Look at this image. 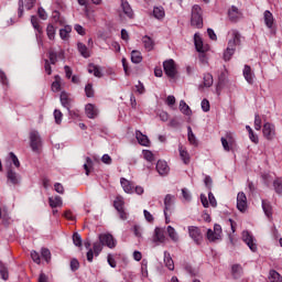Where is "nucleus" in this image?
<instances>
[{
    "label": "nucleus",
    "instance_id": "nucleus-11",
    "mask_svg": "<svg viewBox=\"0 0 282 282\" xmlns=\"http://www.w3.org/2000/svg\"><path fill=\"white\" fill-rule=\"evenodd\" d=\"M237 208L240 213H243L248 208V198L243 192H239L237 195Z\"/></svg>",
    "mask_w": 282,
    "mask_h": 282
},
{
    "label": "nucleus",
    "instance_id": "nucleus-7",
    "mask_svg": "<svg viewBox=\"0 0 282 282\" xmlns=\"http://www.w3.org/2000/svg\"><path fill=\"white\" fill-rule=\"evenodd\" d=\"M207 239L208 241H217L221 239V225H214V230H207Z\"/></svg>",
    "mask_w": 282,
    "mask_h": 282
},
{
    "label": "nucleus",
    "instance_id": "nucleus-39",
    "mask_svg": "<svg viewBox=\"0 0 282 282\" xmlns=\"http://www.w3.org/2000/svg\"><path fill=\"white\" fill-rule=\"evenodd\" d=\"M187 138L191 144L197 147V139L195 138V133H193V128L191 127H187Z\"/></svg>",
    "mask_w": 282,
    "mask_h": 282
},
{
    "label": "nucleus",
    "instance_id": "nucleus-34",
    "mask_svg": "<svg viewBox=\"0 0 282 282\" xmlns=\"http://www.w3.org/2000/svg\"><path fill=\"white\" fill-rule=\"evenodd\" d=\"M88 73L94 74L96 78H102V73L100 72V68L94 64L88 65Z\"/></svg>",
    "mask_w": 282,
    "mask_h": 282
},
{
    "label": "nucleus",
    "instance_id": "nucleus-44",
    "mask_svg": "<svg viewBox=\"0 0 282 282\" xmlns=\"http://www.w3.org/2000/svg\"><path fill=\"white\" fill-rule=\"evenodd\" d=\"M273 187L278 195H282V178H275L273 181Z\"/></svg>",
    "mask_w": 282,
    "mask_h": 282
},
{
    "label": "nucleus",
    "instance_id": "nucleus-60",
    "mask_svg": "<svg viewBox=\"0 0 282 282\" xmlns=\"http://www.w3.org/2000/svg\"><path fill=\"white\" fill-rule=\"evenodd\" d=\"M79 268H80V263L78 262V260L73 259V260L70 261V270H72L73 272H76V270H78Z\"/></svg>",
    "mask_w": 282,
    "mask_h": 282
},
{
    "label": "nucleus",
    "instance_id": "nucleus-46",
    "mask_svg": "<svg viewBox=\"0 0 282 282\" xmlns=\"http://www.w3.org/2000/svg\"><path fill=\"white\" fill-rule=\"evenodd\" d=\"M0 274L3 281H8L9 279L8 268L6 267V264H3V262H0Z\"/></svg>",
    "mask_w": 282,
    "mask_h": 282
},
{
    "label": "nucleus",
    "instance_id": "nucleus-41",
    "mask_svg": "<svg viewBox=\"0 0 282 282\" xmlns=\"http://www.w3.org/2000/svg\"><path fill=\"white\" fill-rule=\"evenodd\" d=\"M46 34H47V37L50 39V41H54V39L56 37V29L54 28V25H52V24L47 25Z\"/></svg>",
    "mask_w": 282,
    "mask_h": 282
},
{
    "label": "nucleus",
    "instance_id": "nucleus-42",
    "mask_svg": "<svg viewBox=\"0 0 282 282\" xmlns=\"http://www.w3.org/2000/svg\"><path fill=\"white\" fill-rule=\"evenodd\" d=\"M235 52H237V50L227 46L225 53H224V61H230V58H232V56L235 55Z\"/></svg>",
    "mask_w": 282,
    "mask_h": 282
},
{
    "label": "nucleus",
    "instance_id": "nucleus-36",
    "mask_svg": "<svg viewBox=\"0 0 282 282\" xmlns=\"http://www.w3.org/2000/svg\"><path fill=\"white\" fill-rule=\"evenodd\" d=\"M131 62L134 63L135 65L142 63V53L140 51H132Z\"/></svg>",
    "mask_w": 282,
    "mask_h": 282
},
{
    "label": "nucleus",
    "instance_id": "nucleus-23",
    "mask_svg": "<svg viewBox=\"0 0 282 282\" xmlns=\"http://www.w3.org/2000/svg\"><path fill=\"white\" fill-rule=\"evenodd\" d=\"M135 138L141 147H149V144L151 143L149 137H147V134H143L140 130L135 131Z\"/></svg>",
    "mask_w": 282,
    "mask_h": 282
},
{
    "label": "nucleus",
    "instance_id": "nucleus-12",
    "mask_svg": "<svg viewBox=\"0 0 282 282\" xmlns=\"http://www.w3.org/2000/svg\"><path fill=\"white\" fill-rule=\"evenodd\" d=\"M194 43L197 52H200V54H204V52H208V45L204 44V41H202V36H199L197 33L194 34Z\"/></svg>",
    "mask_w": 282,
    "mask_h": 282
},
{
    "label": "nucleus",
    "instance_id": "nucleus-19",
    "mask_svg": "<svg viewBox=\"0 0 282 282\" xmlns=\"http://www.w3.org/2000/svg\"><path fill=\"white\" fill-rule=\"evenodd\" d=\"M156 171L159 175H169V171H171V169L169 167L166 161H158Z\"/></svg>",
    "mask_w": 282,
    "mask_h": 282
},
{
    "label": "nucleus",
    "instance_id": "nucleus-57",
    "mask_svg": "<svg viewBox=\"0 0 282 282\" xmlns=\"http://www.w3.org/2000/svg\"><path fill=\"white\" fill-rule=\"evenodd\" d=\"M208 200L210 206H213V208H217V199L215 198V195L213 194V192L208 193Z\"/></svg>",
    "mask_w": 282,
    "mask_h": 282
},
{
    "label": "nucleus",
    "instance_id": "nucleus-55",
    "mask_svg": "<svg viewBox=\"0 0 282 282\" xmlns=\"http://www.w3.org/2000/svg\"><path fill=\"white\" fill-rule=\"evenodd\" d=\"M37 14L40 19H42V21H47V12L45 11V9H43V7H40L37 9Z\"/></svg>",
    "mask_w": 282,
    "mask_h": 282
},
{
    "label": "nucleus",
    "instance_id": "nucleus-5",
    "mask_svg": "<svg viewBox=\"0 0 282 282\" xmlns=\"http://www.w3.org/2000/svg\"><path fill=\"white\" fill-rule=\"evenodd\" d=\"M262 133L265 140H274L276 135V127L273 123L265 122L262 128Z\"/></svg>",
    "mask_w": 282,
    "mask_h": 282
},
{
    "label": "nucleus",
    "instance_id": "nucleus-29",
    "mask_svg": "<svg viewBox=\"0 0 282 282\" xmlns=\"http://www.w3.org/2000/svg\"><path fill=\"white\" fill-rule=\"evenodd\" d=\"M51 208H61L63 206V198L61 196H52L48 198Z\"/></svg>",
    "mask_w": 282,
    "mask_h": 282
},
{
    "label": "nucleus",
    "instance_id": "nucleus-54",
    "mask_svg": "<svg viewBox=\"0 0 282 282\" xmlns=\"http://www.w3.org/2000/svg\"><path fill=\"white\" fill-rule=\"evenodd\" d=\"M9 158H10L11 162H13V164L17 169H19V166H21V162H19V158H17V155L13 152L9 153Z\"/></svg>",
    "mask_w": 282,
    "mask_h": 282
},
{
    "label": "nucleus",
    "instance_id": "nucleus-58",
    "mask_svg": "<svg viewBox=\"0 0 282 282\" xmlns=\"http://www.w3.org/2000/svg\"><path fill=\"white\" fill-rule=\"evenodd\" d=\"M94 161L90 158H86V163L84 164V170L86 171V175H89V169L93 166Z\"/></svg>",
    "mask_w": 282,
    "mask_h": 282
},
{
    "label": "nucleus",
    "instance_id": "nucleus-51",
    "mask_svg": "<svg viewBox=\"0 0 282 282\" xmlns=\"http://www.w3.org/2000/svg\"><path fill=\"white\" fill-rule=\"evenodd\" d=\"M54 118H55L56 124H61V122H63V112H61V110H58V109H55Z\"/></svg>",
    "mask_w": 282,
    "mask_h": 282
},
{
    "label": "nucleus",
    "instance_id": "nucleus-53",
    "mask_svg": "<svg viewBox=\"0 0 282 282\" xmlns=\"http://www.w3.org/2000/svg\"><path fill=\"white\" fill-rule=\"evenodd\" d=\"M133 235L138 237V239H142V227L140 225L133 226Z\"/></svg>",
    "mask_w": 282,
    "mask_h": 282
},
{
    "label": "nucleus",
    "instance_id": "nucleus-27",
    "mask_svg": "<svg viewBox=\"0 0 282 282\" xmlns=\"http://www.w3.org/2000/svg\"><path fill=\"white\" fill-rule=\"evenodd\" d=\"M85 111L87 118L94 119L98 116V108L91 104L86 105Z\"/></svg>",
    "mask_w": 282,
    "mask_h": 282
},
{
    "label": "nucleus",
    "instance_id": "nucleus-52",
    "mask_svg": "<svg viewBox=\"0 0 282 282\" xmlns=\"http://www.w3.org/2000/svg\"><path fill=\"white\" fill-rule=\"evenodd\" d=\"M85 94H86L87 98H94V86L91 84L86 85Z\"/></svg>",
    "mask_w": 282,
    "mask_h": 282
},
{
    "label": "nucleus",
    "instance_id": "nucleus-47",
    "mask_svg": "<svg viewBox=\"0 0 282 282\" xmlns=\"http://www.w3.org/2000/svg\"><path fill=\"white\" fill-rule=\"evenodd\" d=\"M102 243L99 242H94L93 245V252H95V257H98L100 254V252H102Z\"/></svg>",
    "mask_w": 282,
    "mask_h": 282
},
{
    "label": "nucleus",
    "instance_id": "nucleus-31",
    "mask_svg": "<svg viewBox=\"0 0 282 282\" xmlns=\"http://www.w3.org/2000/svg\"><path fill=\"white\" fill-rule=\"evenodd\" d=\"M164 263L167 270H175V262H173V258H171V253H169L167 251L164 252Z\"/></svg>",
    "mask_w": 282,
    "mask_h": 282
},
{
    "label": "nucleus",
    "instance_id": "nucleus-40",
    "mask_svg": "<svg viewBox=\"0 0 282 282\" xmlns=\"http://www.w3.org/2000/svg\"><path fill=\"white\" fill-rule=\"evenodd\" d=\"M153 15H154L155 19H159V20L164 19V17H165L164 8L155 7L153 9Z\"/></svg>",
    "mask_w": 282,
    "mask_h": 282
},
{
    "label": "nucleus",
    "instance_id": "nucleus-10",
    "mask_svg": "<svg viewBox=\"0 0 282 282\" xmlns=\"http://www.w3.org/2000/svg\"><path fill=\"white\" fill-rule=\"evenodd\" d=\"M241 45V34L237 30L231 31V39L228 41V47L237 50Z\"/></svg>",
    "mask_w": 282,
    "mask_h": 282
},
{
    "label": "nucleus",
    "instance_id": "nucleus-15",
    "mask_svg": "<svg viewBox=\"0 0 282 282\" xmlns=\"http://www.w3.org/2000/svg\"><path fill=\"white\" fill-rule=\"evenodd\" d=\"M242 74L249 85L254 83V72H252V68L249 65H245Z\"/></svg>",
    "mask_w": 282,
    "mask_h": 282
},
{
    "label": "nucleus",
    "instance_id": "nucleus-45",
    "mask_svg": "<svg viewBox=\"0 0 282 282\" xmlns=\"http://www.w3.org/2000/svg\"><path fill=\"white\" fill-rule=\"evenodd\" d=\"M52 91H61V76L55 75V80L52 83Z\"/></svg>",
    "mask_w": 282,
    "mask_h": 282
},
{
    "label": "nucleus",
    "instance_id": "nucleus-64",
    "mask_svg": "<svg viewBox=\"0 0 282 282\" xmlns=\"http://www.w3.org/2000/svg\"><path fill=\"white\" fill-rule=\"evenodd\" d=\"M204 184L208 191L213 188V178L210 176H205Z\"/></svg>",
    "mask_w": 282,
    "mask_h": 282
},
{
    "label": "nucleus",
    "instance_id": "nucleus-17",
    "mask_svg": "<svg viewBox=\"0 0 282 282\" xmlns=\"http://www.w3.org/2000/svg\"><path fill=\"white\" fill-rule=\"evenodd\" d=\"M64 54L65 53L63 52V50H59L58 53H56V51L51 48L48 51V58H50L51 65H56L58 58H63Z\"/></svg>",
    "mask_w": 282,
    "mask_h": 282
},
{
    "label": "nucleus",
    "instance_id": "nucleus-21",
    "mask_svg": "<svg viewBox=\"0 0 282 282\" xmlns=\"http://www.w3.org/2000/svg\"><path fill=\"white\" fill-rule=\"evenodd\" d=\"M59 100L62 106H64L65 109L69 110L72 109V98H69V95L65 91L61 93Z\"/></svg>",
    "mask_w": 282,
    "mask_h": 282
},
{
    "label": "nucleus",
    "instance_id": "nucleus-49",
    "mask_svg": "<svg viewBox=\"0 0 282 282\" xmlns=\"http://www.w3.org/2000/svg\"><path fill=\"white\" fill-rule=\"evenodd\" d=\"M73 242L74 246H76L77 248H80V246H83V238L79 236L78 232H75L73 235Z\"/></svg>",
    "mask_w": 282,
    "mask_h": 282
},
{
    "label": "nucleus",
    "instance_id": "nucleus-62",
    "mask_svg": "<svg viewBox=\"0 0 282 282\" xmlns=\"http://www.w3.org/2000/svg\"><path fill=\"white\" fill-rule=\"evenodd\" d=\"M165 105H167V107H173V105H175V96H167V98L165 99Z\"/></svg>",
    "mask_w": 282,
    "mask_h": 282
},
{
    "label": "nucleus",
    "instance_id": "nucleus-26",
    "mask_svg": "<svg viewBox=\"0 0 282 282\" xmlns=\"http://www.w3.org/2000/svg\"><path fill=\"white\" fill-rule=\"evenodd\" d=\"M175 202V196L171 195V194H167L164 198V215L166 217V213H169V210H171L173 204Z\"/></svg>",
    "mask_w": 282,
    "mask_h": 282
},
{
    "label": "nucleus",
    "instance_id": "nucleus-6",
    "mask_svg": "<svg viewBox=\"0 0 282 282\" xmlns=\"http://www.w3.org/2000/svg\"><path fill=\"white\" fill-rule=\"evenodd\" d=\"M113 206L119 213L120 219H127V214L124 213V198L122 196H117Z\"/></svg>",
    "mask_w": 282,
    "mask_h": 282
},
{
    "label": "nucleus",
    "instance_id": "nucleus-18",
    "mask_svg": "<svg viewBox=\"0 0 282 282\" xmlns=\"http://www.w3.org/2000/svg\"><path fill=\"white\" fill-rule=\"evenodd\" d=\"M264 24L269 30H272L274 26V15L269 10H265L263 13Z\"/></svg>",
    "mask_w": 282,
    "mask_h": 282
},
{
    "label": "nucleus",
    "instance_id": "nucleus-37",
    "mask_svg": "<svg viewBox=\"0 0 282 282\" xmlns=\"http://www.w3.org/2000/svg\"><path fill=\"white\" fill-rule=\"evenodd\" d=\"M31 24L33 25L34 30H36L37 34H43V28L39 24V18L36 15L31 17Z\"/></svg>",
    "mask_w": 282,
    "mask_h": 282
},
{
    "label": "nucleus",
    "instance_id": "nucleus-63",
    "mask_svg": "<svg viewBox=\"0 0 282 282\" xmlns=\"http://www.w3.org/2000/svg\"><path fill=\"white\" fill-rule=\"evenodd\" d=\"M31 258L34 263H41V256L36 251H31Z\"/></svg>",
    "mask_w": 282,
    "mask_h": 282
},
{
    "label": "nucleus",
    "instance_id": "nucleus-28",
    "mask_svg": "<svg viewBox=\"0 0 282 282\" xmlns=\"http://www.w3.org/2000/svg\"><path fill=\"white\" fill-rule=\"evenodd\" d=\"M231 274L234 279H241L243 276V267L241 264H232Z\"/></svg>",
    "mask_w": 282,
    "mask_h": 282
},
{
    "label": "nucleus",
    "instance_id": "nucleus-30",
    "mask_svg": "<svg viewBox=\"0 0 282 282\" xmlns=\"http://www.w3.org/2000/svg\"><path fill=\"white\" fill-rule=\"evenodd\" d=\"M77 48L79 54L84 57V58H89V56H91V54L89 53V48L87 47V45L83 44L82 42L77 43Z\"/></svg>",
    "mask_w": 282,
    "mask_h": 282
},
{
    "label": "nucleus",
    "instance_id": "nucleus-20",
    "mask_svg": "<svg viewBox=\"0 0 282 282\" xmlns=\"http://www.w3.org/2000/svg\"><path fill=\"white\" fill-rule=\"evenodd\" d=\"M178 152L183 164H191V154L188 153V150L184 148V145L178 147Z\"/></svg>",
    "mask_w": 282,
    "mask_h": 282
},
{
    "label": "nucleus",
    "instance_id": "nucleus-24",
    "mask_svg": "<svg viewBox=\"0 0 282 282\" xmlns=\"http://www.w3.org/2000/svg\"><path fill=\"white\" fill-rule=\"evenodd\" d=\"M142 43H143L144 50H147V52H152V50L155 47V42L149 35H144L142 37Z\"/></svg>",
    "mask_w": 282,
    "mask_h": 282
},
{
    "label": "nucleus",
    "instance_id": "nucleus-59",
    "mask_svg": "<svg viewBox=\"0 0 282 282\" xmlns=\"http://www.w3.org/2000/svg\"><path fill=\"white\" fill-rule=\"evenodd\" d=\"M200 105H202L203 111L205 112L210 111V102L207 99H203Z\"/></svg>",
    "mask_w": 282,
    "mask_h": 282
},
{
    "label": "nucleus",
    "instance_id": "nucleus-61",
    "mask_svg": "<svg viewBox=\"0 0 282 282\" xmlns=\"http://www.w3.org/2000/svg\"><path fill=\"white\" fill-rule=\"evenodd\" d=\"M52 253L50 252V249L43 248L42 249V257L45 259V261H50Z\"/></svg>",
    "mask_w": 282,
    "mask_h": 282
},
{
    "label": "nucleus",
    "instance_id": "nucleus-25",
    "mask_svg": "<svg viewBox=\"0 0 282 282\" xmlns=\"http://www.w3.org/2000/svg\"><path fill=\"white\" fill-rule=\"evenodd\" d=\"M121 8L128 19H133V9H131V4H129V1L121 0Z\"/></svg>",
    "mask_w": 282,
    "mask_h": 282
},
{
    "label": "nucleus",
    "instance_id": "nucleus-1",
    "mask_svg": "<svg viewBox=\"0 0 282 282\" xmlns=\"http://www.w3.org/2000/svg\"><path fill=\"white\" fill-rule=\"evenodd\" d=\"M191 23L194 28H203L204 19L202 18V7L195 4L192 8V20Z\"/></svg>",
    "mask_w": 282,
    "mask_h": 282
},
{
    "label": "nucleus",
    "instance_id": "nucleus-4",
    "mask_svg": "<svg viewBox=\"0 0 282 282\" xmlns=\"http://www.w3.org/2000/svg\"><path fill=\"white\" fill-rule=\"evenodd\" d=\"M242 241L247 243L251 252H257V239H254V236L250 231H242Z\"/></svg>",
    "mask_w": 282,
    "mask_h": 282
},
{
    "label": "nucleus",
    "instance_id": "nucleus-13",
    "mask_svg": "<svg viewBox=\"0 0 282 282\" xmlns=\"http://www.w3.org/2000/svg\"><path fill=\"white\" fill-rule=\"evenodd\" d=\"M242 13L239 11V8L231 6V8L228 10V18L234 23H237L239 19H241Z\"/></svg>",
    "mask_w": 282,
    "mask_h": 282
},
{
    "label": "nucleus",
    "instance_id": "nucleus-16",
    "mask_svg": "<svg viewBox=\"0 0 282 282\" xmlns=\"http://www.w3.org/2000/svg\"><path fill=\"white\" fill-rule=\"evenodd\" d=\"M7 180L8 182H11V184L17 185L19 182H21V175L14 172V170L9 169L7 172Z\"/></svg>",
    "mask_w": 282,
    "mask_h": 282
},
{
    "label": "nucleus",
    "instance_id": "nucleus-2",
    "mask_svg": "<svg viewBox=\"0 0 282 282\" xmlns=\"http://www.w3.org/2000/svg\"><path fill=\"white\" fill-rule=\"evenodd\" d=\"M42 141H41V134H39V131L33 130L30 132V147L34 153H39L41 150Z\"/></svg>",
    "mask_w": 282,
    "mask_h": 282
},
{
    "label": "nucleus",
    "instance_id": "nucleus-48",
    "mask_svg": "<svg viewBox=\"0 0 282 282\" xmlns=\"http://www.w3.org/2000/svg\"><path fill=\"white\" fill-rule=\"evenodd\" d=\"M143 158L148 162H154L155 161V155L150 150H143Z\"/></svg>",
    "mask_w": 282,
    "mask_h": 282
},
{
    "label": "nucleus",
    "instance_id": "nucleus-22",
    "mask_svg": "<svg viewBox=\"0 0 282 282\" xmlns=\"http://www.w3.org/2000/svg\"><path fill=\"white\" fill-rule=\"evenodd\" d=\"M153 241L155 243H164V241H166V236H164V230L163 229L155 228Z\"/></svg>",
    "mask_w": 282,
    "mask_h": 282
},
{
    "label": "nucleus",
    "instance_id": "nucleus-35",
    "mask_svg": "<svg viewBox=\"0 0 282 282\" xmlns=\"http://www.w3.org/2000/svg\"><path fill=\"white\" fill-rule=\"evenodd\" d=\"M72 33V26L66 25L64 29L59 30V36L62 41H67L69 39V34Z\"/></svg>",
    "mask_w": 282,
    "mask_h": 282
},
{
    "label": "nucleus",
    "instance_id": "nucleus-33",
    "mask_svg": "<svg viewBox=\"0 0 282 282\" xmlns=\"http://www.w3.org/2000/svg\"><path fill=\"white\" fill-rule=\"evenodd\" d=\"M167 235L170 239L174 241V243H177V241H180V235H177V231L175 230V228H173V226H167Z\"/></svg>",
    "mask_w": 282,
    "mask_h": 282
},
{
    "label": "nucleus",
    "instance_id": "nucleus-56",
    "mask_svg": "<svg viewBox=\"0 0 282 282\" xmlns=\"http://www.w3.org/2000/svg\"><path fill=\"white\" fill-rule=\"evenodd\" d=\"M254 129L256 131H261V116L258 113L254 116Z\"/></svg>",
    "mask_w": 282,
    "mask_h": 282
},
{
    "label": "nucleus",
    "instance_id": "nucleus-3",
    "mask_svg": "<svg viewBox=\"0 0 282 282\" xmlns=\"http://www.w3.org/2000/svg\"><path fill=\"white\" fill-rule=\"evenodd\" d=\"M163 69L169 78H175V76L177 75V66L175 65V61L173 59L165 61L163 63Z\"/></svg>",
    "mask_w": 282,
    "mask_h": 282
},
{
    "label": "nucleus",
    "instance_id": "nucleus-38",
    "mask_svg": "<svg viewBox=\"0 0 282 282\" xmlns=\"http://www.w3.org/2000/svg\"><path fill=\"white\" fill-rule=\"evenodd\" d=\"M262 210L269 218L272 217V205H270V202L262 200Z\"/></svg>",
    "mask_w": 282,
    "mask_h": 282
},
{
    "label": "nucleus",
    "instance_id": "nucleus-14",
    "mask_svg": "<svg viewBox=\"0 0 282 282\" xmlns=\"http://www.w3.org/2000/svg\"><path fill=\"white\" fill-rule=\"evenodd\" d=\"M120 184L124 193H127L128 195H133V188H135V185L133 183L124 177H121Z\"/></svg>",
    "mask_w": 282,
    "mask_h": 282
},
{
    "label": "nucleus",
    "instance_id": "nucleus-8",
    "mask_svg": "<svg viewBox=\"0 0 282 282\" xmlns=\"http://www.w3.org/2000/svg\"><path fill=\"white\" fill-rule=\"evenodd\" d=\"M188 235H189L191 239H193V241L197 246H199V243H202L203 236H202V230H199L198 227L189 226L188 227Z\"/></svg>",
    "mask_w": 282,
    "mask_h": 282
},
{
    "label": "nucleus",
    "instance_id": "nucleus-43",
    "mask_svg": "<svg viewBox=\"0 0 282 282\" xmlns=\"http://www.w3.org/2000/svg\"><path fill=\"white\" fill-rule=\"evenodd\" d=\"M271 282H282V276L279 272L271 270L270 271V276H269Z\"/></svg>",
    "mask_w": 282,
    "mask_h": 282
},
{
    "label": "nucleus",
    "instance_id": "nucleus-9",
    "mask_svg": "<svg viewBox=\"0 0 282 282\" xmlns=\"http://www.w3.org/2000/svg\"><path fill=\"white\" fill-rule=\"evenodd\" d=\"M99 241L101 246H107V248H113L116 246V239L110 234H100Z\"/></svg>",
    "mask_w": 282,
    "mask_h": 282
},
{
    "label": "nucleus",
    "instance_id": "nucleus-50",
    "mask_svg": "<svg viewBox=\"0 0 282 282\" xmlns=\"http://www.w3.org/2000/svg\"><path fill=\"white\" fill-rule=\"evenodd\" d=\"M204 87H213V75L208 73L204 75Z\"/></svg>",
    "mask_w": 282,
    "mask_h": 282
},
{
    "label": "nucleus",
    "instance_id": "nucleus-32",
    "mask_svg": "<svg viewBox=\"0 0 282 282\" xmlns=\"http://www.w3.org/2000/svg\"><path fill=\"white\" fill-rule=\"evenodd\" d=\"M178 109L181 111V113H183L184 116H192L193 110H191V107L186 105V101L181 100L180 101V106Z\"/></svg>",
    "mask_w": 282,
    "mask_h": 282
}]
</instances>
